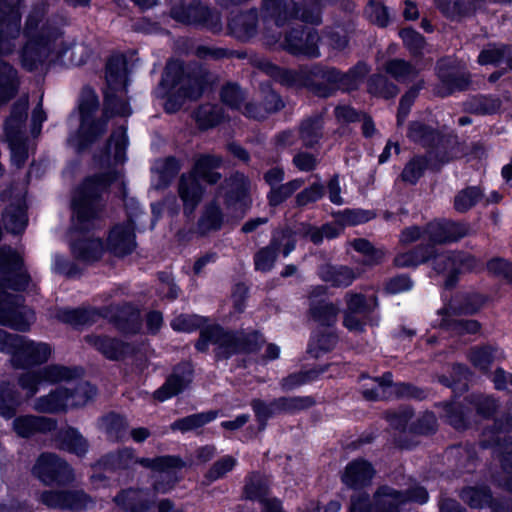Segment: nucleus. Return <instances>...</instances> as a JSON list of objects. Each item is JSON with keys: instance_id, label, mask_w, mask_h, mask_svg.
I'll list each match as a JSON object with an SVG mask.
<instances>
[{"instance_id": "nucleus-1", "label": "nucleus", "mask_w": 512, "mask_h": 512, "mask_svg": "<svg viewBox=\"0 0 512 512\" xmlns=\"http://www.w3.org/2000/svg\"><path fill=\"white\" fill-rule=\"evenodd\" d=\"M107 90L105 91L106 107L102 118L96 119L98 98L90 90L84 91L79 104L80 127L75 134L69 137V143L77 150L101 136L107 126L110 114L128 116L130 107L124 98L127 84L126 62L123 57L111 58L106 66Z\"/></svg>"}, {"instance_id": "nucleus-2", "label": "nucleus", "mask_w": 512, "mask_h": 512, "mask_svg": "<svg viewBox=\"0 0 512 512\" xmlns=\"http://www.w3.org/2000/svg\"><path fill=\"white\" fill-rule=\"evenodd\" d=\"M45 7H35L28 15L25 28V44L21 52L24 68L34 70L49 58H64L70 51L67 60L70 64L81 65L88 58L87 49L82 44L64 47V40L58 30L44 22Z\"/></svg>"}, {"instance_id": "nucleus-3", "label": "nucleus", "mask_w": 512, "mask_h": 512, "mask_svg": "<svg viewBox=\"0 0 512 512\" xmlns=\"http://www.w3.org/2000/svg\"><path fill=\"white\" fill-rule=\"evenodd\" d=\"M76 371L66 367L52 365L36 372H26L19 378L20 387L28 397L35 395L44 383L68 381L65 386L57 388L47 396L40 397L34 404L39 412L54 413L67 408L85 405L95 394V389L89 383H72Z\"/></svg>"}, {"instance_id": "nucleus-4", "label": "nucleus", "mask_w": 512, "mask_h": 512, "mask_svg": "<svg viewBox=\"0 0 512 512\" xmlns=\"http://www.w3.org/2000/svg\"><path fill=\"white\" fill-rule=\"evenodd\" d=\"M127 137L124 127L113 132L108 143V150L100 160L101 166L107 168V173L100 178H88L76 191L73 198L74 226L85 229V222L96 215V199L108 186L119 190L124 189L121 172L114 165L122 164L126 159Z\"/></svg>"}, {"instance_id": "nucleus-5", "label": "nucleus", "mask_w": 512, "mask_h": 512, "mask_svg": "<svg viewBox=\"0 0 512 512\" xmlns=\"http://www.w3.org/2000/svg\"><path fill=\"white\" fill-rule=\"evenodd\" d=\"M136 464L151 469L155 478L154 489L157 492L165 493L170 490L176 481L174 469L181 466L178 458L171 456L150 458H136L131 449H124L117 454L108 455L100 466L113 469H125L134 467Z\"/></svg>"}, {"instance_id": "nucleus-6", "label": "nucleus", "mask_w": 512, "mask_h": 512, "mask_svg": "<svg viewBox=\"0 0 512 512\" xmlns=\"http://www.w3.org/2000/svg\"><path fill=\"white\" fill-rule=\"evenodd\" d=\"M204 79L202 75H184V68L180 61H170L165 69L161 85L173 90L165 102L167 112L177 111L184 99H197L203 92Z\"/></svg>"}, {"instance_id": "nucleus-7", "label": "nucleus", "mask_w": 512, "mask_h": 512, "mask_svg": "<svg viewBox=\"0 0 512 512\" xmlns=\"http://www.w3.org/2000/svg\"><path fill=\"white\" fill-rule=\"evenodd\" d=\"M262 342L263 339L258 333L247 336L243 333L232 334L225 332L218 325H211L201 330V337L196 347L199 351H205L208 345H215L217 356L228 358L239 352H252Z\"/></svg>"}, {"instance_id": "nucleus-8", "label": "nucleus", "mask_w": 512, "mask_h": 512, "mask_svg": "<svg viewBox=\"0 0 512 512\" xmlns=\"http://www.w3.org/2000/svg\"><path fill=\"white\" fill-rule=\"evenodd\" d=\"M221 159L212 155L200 156L194 165L193 172L181 177L179 185V194L184 204V210L191 213L203 195V189L199 184V179L210 184L216 183L220 179V174L214 169L220 167Z\"/></svg>"}, {"instance_id": "nucleus-9", "label": "nucleus", "mask_w": 512, "mask_h": 512, "mask_svg": "<svg viewBox=\"0 0 512 512\" xmlns=\"http://www.w3.org/2000/svg\"><path fill=\"white\" fill-rule=\"evenodd\" d=\"M407 137L414 144L425 148L426 155L436 158L434 164L436 169L452 160L450 139L437 128L422 121H410L407 127Z\"/></svg>"}, {"instance_id": "nucleus-10", "label": "nucleus", "mask_w": 512, "mask_h": 512, "mask_svg": "<svg viewBox=\"0 0 512 512\" xmlns=\"http://www.w3.org/2000/svg\"><path fill=\"white\" fill-rule=\"evenodd\" d=\"M470 225L464 221H456L447 218H435L424 224L426 242L422 245L430 246L431 255H438L437 246L455 243L468 236Z\"/></svg>"}, {"instance_id": "nucleus-11", "label": "nucleus", "mask_w": 512, "mask_h": 512, "mask_svg": "<svg viewBox=\"0 0 512 512\" xmlns=\"http://www.w3.org/2000/svg\"><path fill=\"white\" fill-rule=\"evenodd\" d=\"M27 97L21 98L13 107L5 122V135L11 151V161L20 167L28 157V148L23 136V127L27 118Z\"/></svg>"}, {"instance_id": "nucleus-12", "label": "nucleus", "mask_w": 512, "mask_h": 512, "mask_svg": "<svg viewBox=\"0 0 512 512\" xmlns=\"http://www.w3.org/2000/svg\"><path fill=\"white\" fill-rule=\"evenodd\" d=\"M435 75L441 84L442 97L465 92L469 90L472 83L471 73L456 58L449 56L437 60Z\"/></svg>"}, {"instance_id": "nucleus-13", "label": "nucleus", "mask_w": 512, "mask_h": 512, "mask_svg": "<svg viewBox=\"0 0 512 512\" xmlns=\"http://www.w3.org/2000/svg\"><path fill=\"white\" fill-rule=\"evenodd\" d=\"M433 269L437 274L445 275L444 288L451 291L459 283L460 275L464 272H471L476 267V258L474 255L463 252L453 251L445 254H439L431 260Z\"/></svg>"}, {"instance_id": "nucleus-14", "label": "nucleus", "mask_w": 512, "mask_h": 512, "mask_svg": "<svg viewBox=\"0 0 512 512\" xmlns=\"http://www.w3.org/2000/svg\"><path fill=\"white\" fill-rule=\"evenodd\" d=\"M35 322L34 312L22 304V298L0 289V325L28 331Z\"/></svg>"}, {"instance_id": "nucleus-15", "label": "nucleus", "mask_w": 512, "mask_h": 512, "mask_svg": "<svg viewBox=\"0 0 512 512\" xmlns=\"http://www.w3.org/2000/svg\"><path fill=\"white\" fill-rule=\"evenodd\" d=\"M375 474L376 469L369 460L357 457L347 463L340 480L347 488L361 491L371 485Z\"/></svg>"}, {"instance_id": "nucleus-16", "label": "nucleus", "mask_w": 512, "mask_h": 512, "mask_svg": "<svg viewBox=\"0 0 512 512\" xmlns=\"http://www.w3.org/2000/svg\"><path fill=\"white\" fill-rule=\"evenodd\" d=\"M33 474L46 485L72 479L71 468L53 454L41 455L33 468Z\"/></svg>"}, {"instance_id": "nucleus-17", "label": "nucleus", "mask_w": 512, "mask_h": 512, "mask_svg": "<svg viewBox=\"0 0 512 512\" xmlns=\"http://www.w3.org/2000/svg\"><path fill=\"white\" fill-rule=\"evenodd\" d=\"M512 432V415L504 413L493 419V423L483 429L480 446L483 449L502 450L512 447V436L503 433Z\"/></svg>"}, {"instance_id": "nucleus-18", "label": "nucleus", "mask_w": 512, "mask_h": 512, "mask_svg": "<svg viewBox=\"0 0 512 512\" xmlns=\"http://www.w3.org/2000/svg\"><path fill=\"white\" fill-rule=\"evenodd\" d=\"M16 341L18 346L12 362L17 367L40 365L47 362L51 356L52 349L45 342L34 341L24 336Z\"/></svg>"}, {"instance_id": "nucleus-19", "label": "nucleus", "mask_w": 512, "mask_h": 512, "mask_svg": "<svg viewBox=\"0 0 512 512\" xmlns=\"http://www.w3.org/2000/svg\"><path fill=\"white\" fill-rule=\"evenodd\" d=\"M20 14L17 9L0 0V53H10L12 40L19 35Z\"/></svg>"}, {"instance_id": "nucleus-20", "label": "nucleus", "mask_w": 512, "mask_h": 512, "mask_svg": "<svg viewBox=\"0 0 512 512\" xmlns=\"http://www.w3.org/2000/svg\"><path fill=\"white\" fill-rule=\"evenodd\" d=\"M355 24L351 20H338L322 28V43L335 52H343L349 47Z\"/></svg>"}, {"instance_id": "nucleus-21", "label": "nucleus", "mask_w": 512, "mask_h": 512, "mask_svg": "<svg viewBox=\"0 0 512 512\" xmlns=\"http://www.w3.org/2000/svg\"><path fill=\"white\" fill-rule=\"evenodd\" d=\"M295 241L290 232H281L274 235L271 245L260 250L255 256V267L257 270H270L276 260L277 251L283 248V255L286 257L294 249Z\"/></svg>"}, {"instance_id": "nucleus-22", "label": "nucleus", "mask_w": 512, "mask_h": 512, "mask_svg": "<svg viewBox=\"0 0 512 512\" xmlns=\"http://www.w3.org/2000/svg\"><path fill=\"white\" fill-rule=\"evenodd\" d=\"M440 14L451 22H462L476 16L481 5L476 0H433Z\"/></svg>"}, {"instance_id": "nucleus-23", "label": "nucleus", "mask_w": 512, "mask_h": 512, "mask_svg": "<svg viewBox=\"0 0 512 512\" xmlns=\"http://www.w3.org/2000/svg\"><path fill=\"white\" fill-rule=\"evenodd\" d=\"M468 404L457 401V398L452 397L450 400L438 402L435 404L443 412V417L448 425L458 431H465L470 427L471 409Z\"/></svg>"}, {"instance_id": "nucleus-24", "label": "nucleus", "mask_w": 512, "mask_h": 512, "mask_svg": "<svg viewBox=\"0 0 512 512\" xmlns=\"http://www.w3.org/2000/svg\"><path fill=\"white\" fill-rule=\"evenodd\" d=\"M22 259L11 248H0V270L17 273L9 278L7 286L13 290H23L29 283V276L21 271Z\"/></svg>"}, {"instance_id": "nucleus-25", "label": "nucleus", "mask_w": 512, "mask_h": 512, "mask_svg": "<svg viewBox=\"0 0 512 512\" xmlns=\"http://www.w3.org/2000/svg\"><path fill=\"white\" fill-rule=\"evenodd\" d=\"M435 163L436 158L431 156L414 155L406 162L399 177L402 182L414 186L425 175L427 170L433 172H439L441 170L443 166H439L436 169L434 166Z\"/></svg>"}, {"instance_id": "nucleus-26", "label": "nucleus", "mask_w": 512, "mask_h": 512, "mask_svg": "<svg viewBox=\"0 0 512 512\" xmlns=\"http://www.w3.org/2000/svg\"><path fill=\"white\" fill-rule=\"evenodd\" d=\"M109 249L116 255L122 256L135 248V235L132 220L114 226L108 236Z\"/></svg>"}, {"instance_id": "nucleus-27", "label": "nucleus", "mask_w": 512, "mask_h": 512, "mask_svg": "<svg viewBox=\"0 0 512 512\" xmlns=\"http://www.w3.org/2000/svg\"><path fill=\"white\" fill-rule=\"evenodd\" d=\"M41 501L51 508L79 509L86 507L88 498L82 491H47L42 493Z\"/></svg>"}, {"instance_id": "nucleus-28", "label": "nucleus", "mask_w": 512, "mask_h": 512, "mask_svg": "<svg viewBox=\"0 0 512 512\" xmlns=\"http://www.w3.org/2000/svg\"><path fill=\"white\" fill-rule=\"evenodd\" d=\"M308 402L301 398H279L269 404L260 400L253 401L252 407L259 421H266L272 415L282 411H293L303 408Z\"/></svg>"}, {"instance_id": "nucleus-29", "label": "nucleus", "mask_w": 512, "mask_h": 512, "mask_svg": "<svg viewBox=\"0 0 512 512\" xmlns=\"http://www.w3.org/2000/svg\"><path fill=\"white\" fill-rule=\"evenodd\" d=\"M287 48L294 54L315 56L319 35L310 29L292 30L286 37Z\"/></svg>"}, {"instance_id": "nucleus-30", "label": "nucleus", "mask_w": 512, "mask_h": 512, "mask_svg": "<svg viewBox=\"0 0 512 512\" xmlns=\"http://www.w3.org/2000/svg\"><path fill=\"white\" fill-rule=\"evenodd\" d=\"M229 186L231 191L226 197L227 208H231L235 216H242L249 206L250 182L244 175H236Z\"/></svg>"}, {"instance_id": "nucleus-31", "label": "nucleus", "mask_w": 512, "mask_h": 512, "mask_svg": "<svg viewBox=\"0 0 512 512\" xmlns=\"http://www.w3.org/2000/svg\"><path fill=\"white\" fill-rule=\"evenodd\" d=\"M267 486L259 475L249 477L245 485V495L249 499H258L263 506V512H283L281 504L276 499L266 498Z\"/></svg>"}, {"instance_id": "nucleus-32", "label": "nucleus", "mask_w": 512, "mask_h": 512, "mask_svg": "<svg viewBox=\"0 0 512 512\" xmlns=\"http://www.w3.org/2000/svg\"><path fill=\"white\" fill-rule=\"evenodd\" d=\"M366 92L373 98L392 100L400 92L397 84L382 73H372L366 81Z\"/></svg>"}, {"instance_id": "nucleus-33", "label": "nucleus", "mask_w": 512, "mask_h": 512, "mask_svg": "<svg viewBox=\"0 0 512 512\" xmlns=\"http://www.w3.org/2000/svg\"><path fill=\"white\" fill-rule=\"evenodd\" d=\"M402 491L382 485L374 493L373 512H401Z\"/></svg>"}, {"instance_id": "nucleus-34", "label": "nucleus", "mask_w": 512, "mask_h": 512, "mask_svg": "<svg viewBox=\"0 0 512 512\" xmlns=\"http://www.w3.org/2000/svg\"><path fill=\"white\" fill-rule=\"evenodd\" d=\"M433 258L430 246L419 243L408 251L396 254L393 259V266L396 268L415 269L422 264L430 262Z\"/></svg>"}, {"instance_id": "nucleus-35", "label": "nucleus", "mask_w": 512, "mask_h": 512, "mask_svg": "<svg viewBox=\"0 0 512 512\" xmlns=\"http://www.w3.org/2000/svg\"><path fill=\"white\" fill-rule=\"evenodd\" d=\"M484 189L480 185H468L459 190L453 198V209L465 214L484 199Z\"/></svg>"}, {"instance_id": "nucleus-36", "label": "nucleus", "mask_w": 512, "mask_h": 512, "mask_svg": "<svg viewBox=\"0 0 512 512\" xmlns=\"http://www.w3.org/2000/svg\"><path fill=\"white\" fill-rule=\"evenodd\" d=\"M54 427L50 418L36 416H20L13 421V429L21 437H29L36 432L49 431Z\"/></svg>"}, {"instance_id": "nucleus-37", "label": "nucleus", "mask_w": 512, "mask_h": 512, "mask_svg": "<svg viewBox=\"0 0 512 512\" xmlns=\"http://www.w3.org/2000/svg\"><path fill=\"white\" fill-rule=\"evenodd\" d=\"M464 402L475 409L478 416L490 420L499 408V401L493 395L472 392L464 396Z\"/></svg>"}, {"instance_id": "nucleus-38", "label": "nucleus", "mask_w": 512, "mask_h": 512, "mask_svg": "<svg viewBox=\"0 0 512 512\" xmlns=\"http://www.w3.org/2000/svg\"><path fill=\"white\" fill-rule=\"evenodd\" d=\"M460 498L471 509H484L489 508L491 500H493V493L491 488L486 484L466 486L460 492Z\"/></svg>"}, {"instance_id": "nucleus-39", "label": "nucleus", "mask_w": 512, "mask_h": 512, "mask_svg": "<svg viewBox=\"0 0 512 512\" xmlns=\"http://www.w3.org/2000/svg\"><path fill=\"white\" fill-rule=\"evenodd\" d=\"M115 502L129 512H146L152 501L146 492L129 489L117 495Z\"/></svg>"}, {"instance_id": "nucleus-40", "label": "nucleus", "mask_w": 512, "mask_h": 512, "mask_svg": "<svg viewBox=\"0 0 512 512\" xmlns=\"http://www.w3.org/2000/svg\"><path fill=\"white\" fill-rule=\"evenodd\" d=\"M357 275L353 268L345 265L322 268V281L329 282L332 287L345 288L350 286Z\"/></svg>"}, {"instance_id": "nucleus-41", "label": "nucleus", "mask_w": 512, "mask_h": 512, "mask_svg": "<svg viewBox=\"0 0 512 512\" xmlns=\"http://www.w3.org/2000/svg\"><path fill=\"white\" fill-rule=\"evenodd\" d=\"M398 36L412 58L418 59L423 57L427 43L426 38L421 33L412 26H407L398 31Z\"/></svg>"}, {"instance_id": "nucleus-42", "label": "nucleus", "mask_w": 512, "mask_h": 512, "mask_svg": "<svg viewBox=\"0 0 512 512\" xmlns=\"http://www.w3.org/2000/svg\"><path fill=\"white\" fill-rule=\"evenodd\" d=\"M352 248L363 255L364 259L362 264L365 266L373 267L383 263L385 258V251L382 248L375 247L366 238H355L351 242Z\"/></svg>"}, {"instance_id": "nucleus-43", "label": "nucleus", "mask_w": 512, "mask_h": 512, "mask_svg": "<svg viewBox=\"0 0 512 512\" xmlns=\"http://www.w3.org/2000/svg\"><path fill=\"white\" fill-rule=\"evenodd\" d=\"M496 348L490 344H484L471 348L469 354L470 363L483 375L491 373V365L495 359Z\"/></svg>"}, {"instance_id": "nucleus-44", "label": "nucleus", "mask_w": 512, "mask_h": 512, "mask_svg": "<svg viewBox=\"0 0 512 512\" xmlns=\"http://www.w3.org/2000/svg\"><path fill=\"white\" fill-rule=\"evenodd\" d=\"M512 52V46L506 43L489 42L483 48L478 57L477 63L481 66L493 65L498 67L504 60L507 54Z\"/></svg>"}, {"instance_id": "nucleus-45", "label": "nucleus", "mask_w": 512, "mask_h": 512, "mask_svg": "<svg viewBox=\"0 0 512 512\" xmlns=\"http://www.w3.org/2000/svg\"><path fill=\"white\" fill-rule=\"evenodd\" d=\"M438 431V421L431 410L421 412L409 425L408 433L414 436L430 437Z\"/></svg>"}, {"instance_id": "nucleus-46", "label": "nucleus", "mask_w": 512, "mask_h": 512, "mask_svg": "<svg viewBox=\"0 0 512 512\" xmlns=\"http://www.w3.org/2000/svg\"><path fill=\"white\" fill-rule=\"evenodd\" d=\"M189 382V373L175 371L166 382L155 391V398L160 401H165L181 392Z\"/></svg>"}, {"instance_id": "nucleus-47", "label": "nucleus", "mask_w": 512, "mask_h": 512, "mask_svg": "<svg viewBox=\"0 0 512 512\" xmlns=\"http://www.w3.org/2000/svg\"><path fill=\"white\" fill-rule=\"evenodd\" d=\"M5 228L12 233L22 232L27 224L25 214V204L22 198L17 200L15 205H11L3 215Z\"/></svg>"}, {"instance_id": "nucleus-48", "label": "nucleus", "mask_w": 512, "mask_h": 512, "mask_svg": "<svg viewBox=\"0 0 512 512\" xmlns=\"http://www.w3.org/2000/svg\"><path fill=\"white\" fill-rule=\"evenodd\" d=\"M17 88L18 78L16 70L0 60V105L14 96Z\"/></svg>"}, {"instance_id": "nucleus-49", "label": "nucleus", "mask_w": 512, "mask_h": 512, "mask_svg": "<svg viewBox=\"0 0 512 512\" xmlns=\"http://www.w3.org/2000/svg\"><path fill=\"white\" fill-rule=\"evenodd\" d=\"M365 13L369 22L381 29L387 28L393 22L389 8L380 0H368Z\"/></svg>"}, {"instance_id": "nucleus-50", "label": "nucleus", "mask_w": 512, "mask_h": 512, "mask_svg": "<svg viewBox=\"0 0 512 512\" xmlns=\"http://www.w3.org/2000/svg\"><path fill=\"white\" fill-rule=\"evenodd\" d=\"M414 416L415 410L411 405H401L397 410L387 411L385 419L394 430L406 433Z\"/></svg>"}, {"instance_id": "nucleus-51", "label": "nucleus", "mask_w": 512, "mask_h": 512, "mask_svg": "<svg viewBox=\"0 0 512 512\" xmlns=\"http://www.w3.org/2000/svg\"><path fill=\"white\" fill-rule=\"evenodd\" d=\"M337 91L344 93L341 70L336 67L322 66V99L332 96Z\"/></svg>"}, {"instance_id": "nucleus-52", "label": "nucleus", "mask_w": 512, "mask_h": 512, "mask_svg": "<svg viewBox=\"0 0 512 512\" xmlns=\"http://www.w3.org/2000/svg\"><path fill=\"white\" fill-rule=\"evenodd\" d=\"M86 342L95 347L109 359H118L125 354V346L114 339L99 336H87Z\"/></svg>"}, {"instance_id": "nucleus-53", "label": "nucleus", "mask_w": 512, "mask_h": 512, "mask_svg": "<svg viewBox=\"0 0 512 512\" xmlns=\"http://www.w3.org/2000/svg\"><path fill=\"white\" fill-rule=\"evenodd\" d=\"M58 440L62 449L75 453L78 456L85 454L88 450L86 440L72 428H67L59 433Z\"/></svg>"}, {"instance_id": "nucleus-54", "label": "nucleus", "mask_w": 512, "mask_h": 512, "mask_svg": "<svg viewBox=\"0 0 512 512\" xmlns=\"http://www.w3.org/2000/svg\"><path fill=\"white\" fill-rule=\"evenodd\" d=\"M332 215L333 217H339L343 221L345 227L365 224L376 217L374 210L362 208H345L342 211L334 212Z\"/></svg>"}, {"instance_id": "nucleus-55", "label": "nucleus", "mask_w": 512, "mask_h": 512, "mask_svg": "<svg viewBox=\"0 0 512 512\" xmlns=\"http://www.w3.org/2000/svg\"><path fill=\"white\" fill-rule=\"evenodd\" d=\"M74 255L84 261L98 259L103 252V244L99 239H85L72 245Z\"/></svg>"}, {"instance_id": "nucleus-56", "label": "nucleus", "mask_w": 512, "mask_h": 512, "mask_svg": "<svg viewBox=\"0 0 512 512\" xmlns=\"http://www.w3.org/2000/svg\"><path fill=\"white\" fill-rule=\"evenodd\" d=\"M470 111L477 115H493L501 106V102L493 95L477 94L469 101Z\"/></svg>"}, {"instance_id": "nucleus-57", "label": "nucleus", "mask_w": 512, "mask_h": 512, "mask_svg": "<svg viewBox=\"0 0 512 512\" xmlns=\"http://www.w3.org/2000/svg\"><path fill=\"white\" fill-rule=\"evenodd\" d=\"M487 297L481 293L465 294L459 301V304L453 307L457 315H474L485 305Z\"/></svg>"}, {"instance_id": "nucleus-58", "label": "nucleus", "mask_w": 512, "mask_h": 512, "mask_svg": "<svg viewBox=\"0 0 512 512\" xmlns=\"http://www.w3.org/2000/svg\"><path fill=\"white\" fill-rule=\"evenodd\" d=\"M385 72L395 80L401 82L416 74L414 65L402 58H393L384 65Z\"/></svg>"}, {"instance_id": "nucleus-59", "label": "nucleus", "mask_w": 512, "mask_h": 512, "mask_svg": "<svg viewBox=\"0 0 512 512\" xmlns=\"http://www.w3.org/2000/svg\"><path fill=\"white\" fill-rule=\"evenodd\" d=\"M217 416L215 411L203 412L198 414H193L182 419L175 421L171 427L173 430H180L182 432H187L196 428H199L212 420H214Z\"/></svg>"}, {"instance_id": "nucleus-60", "label": "nucleus", "mask_w": 512, "mask_h": 512, "mask_svg": "<svg viewBox=\"0 0 512 512\" xmlns=\"http://www.w3.org/2000/svg\"><path fill=\"white\" fill-rule=\"evenodd\" d=\"M395 399H412L423 401L427 398V391L410 382H396L395 390L389 392Z\"/></svg>"}, {"instance_id": "nucleus-61", "label": "nucleus", "mask_w": 512, "mask_h": 512, "mask_svg": "<svg viewBox=\"0 0 512 512\" xmlns=\"http://www.w3.org/2000/svg\"><path fill=\"white\" fill-rule=\"evenodd\" d=\"M422 89V84L417 83L410 87L400 98L397 108L396 120L397 124L401 125L408 117L411 107L413 106L416 98Z\"/></svg>"}, {"instance_id": "nucleus-62", "label": "nucleus", "mask_w": 512, "mask_h": 512, "mask_svg": "<svg viewBox=\"0 0 512 512\" xmlns=\"http://www.w3.org/2000/svg\"><path fill=\"white\" fill-rule=\"evenodd\" d=\"M285 77L287 81L298 83L300 85L311 87L315 85L319 78L318 67H301L298 72L286 71Z\"/></svg>"}, {"instance_id": "nucleus-63", "label": "nucleus", "mask_w": 512, "mask_h": 512, "mask_svg": "<svg viewBox=\"0 0 512 512\" xmlns=\"http://www.w3.org/2000/svg\"><path fill=\"white\" fill-rule=\"evenodd\" d=\"M222 223L223 217L219 208L211 204L205 209L199 221V229L202 233H207L219 229Z\"/></svg>"}, {"instance_id": "nucleus-64", "label": "nucleus", "mask_w": 512, "mask_h": 512, "mask_svg": "<svg viewBox=\"0 0 512 512\" xmlns=\"http://www.w3.org/2000/svg\"><path fill=\"white\" fill-rule=\"evenodd\" d=\"M486 268L489 273L505 278L512 285V261L502 257H493L487 261Z\"/></svg>"}]
</instances>
